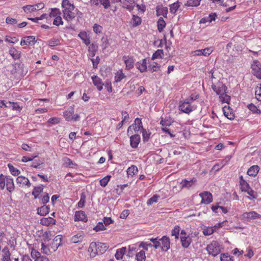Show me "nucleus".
Returning a JSON list of instances; mask_svg holds the SVG:
<instances>
[{
	"label": "nucleus",
	"mask_w": 261,
	"mask_h": 261,
	"mask_svg": "<svg viewBox=\"0 0 261 261\" xmlns=\"http://www.w3.org/2000/svg\"><path fill=\"white\" fill-rule=\"evenodd\" d=\"M108 248V246L100 242H92L89 247V251H91L92 255H101L104 253Z\"/></svg>",
	"instance_id": "1"
},
{
	"label": "nucleus",
	"mask_w": 261,
	"mask_h": 261,
	"mask_svg": "<svg viewBox=\"0 0 261 261\" xmlns=\"http://www.w3.org/2000/svg\"><path fill=\"white\" fill-rule=\"evenodd\" d=\"M193 99V98L191 97L190 99H187L181 103L179 106V110L186 114H189L191 112L195 110L196 107L191 105V102Z\"/></svg>",
	"instance_id": "2"
},
{
	"label": "nucleus",
	"mask_w": 261,
	"mask_h": 261,
	"mask_svg": "<svg viewBox=\"0 0 261 261\" xmlns=\"http://www.w3.org/2000/svg\"><path fill=\"white\" fill-rule=\"evenodd\" d=\"M206 249L208 253L213 256L217 255L221 251L219 244L217 241H212L207 246Z\"/></svg>",
	"instance_id": "3"
},
{
	"label": "nucleus",
	"mask_w": 261,
	"mask_h": 261,
	"mask_svg": "<svg viewBox=\"0 0 261 261\" xmlns=\"http://www.w3.org/2000/svg\"><path fill=\"white\" fill-rule=\"evenodd\" d=\"M253 74L257 79L261 80V63L257 60H255L251 64Z\"/></svg>",
	"instance_id": "4"
},
{
	"label": "nucleus",
	"mask_w": 261,
	"mask_h": 261,
	"mask_svg": "<svg viewBox=\"0 0 261 261\" xmlns=\"http://www.w3.org/2000/svg\"><path fill=\"white\" fill-rule=\"evenodd\" d=\"M44 4L43 3H40L33 5H27L23 7L24 11L27 13H31L36 10H41L44 7Z\"/></svg>",
	"instance_id": "5"
},
{
	"label": "nucleus",
	"mask_w": 261,
	"mask_h": 261,
	"mask_svg": "<svg viewBox=\"0 0 261 261\" xmlns=\"http://www.w3.org/2000/svg\"><path fill=\"white\" fill-rule=\"evenodd\" d=\"M134 122L135 123L134 124H133L131 126H129L128 127V129H127V134H130V132L132 134L133 133V132H132L133 129L135 132H138L140 129H141V130H142L143 129H144L143 128L142 123L141 119H140L139 118H136Z\"/></svg>",
	"instance_id": "6"
},
{
	"label": "nucleus",
	"mask_w": 261,
	"mask_h": 261,
	"mask_svg": "<svg viewBox=\"0 0 261 261\" xmlns=\"http://www.w3.org/2000/svg\"><path fill=\"white\" fill-rule=\"evenodd\" d=\"M213 90L219 96L223 95L226 93L227 88L222 83H218L217 85H213L212 86Z\"/></svg>",
	"instance_id": "7"
},
{
	"label": "nucleus",
	"mask_w": 261,
	"mask_h": 261,
	"mask_svg": "<svg viewBox=\"0 0 261 261\" xmlns=\"http://www.w3.org/2000/svg\"><path fill=\"white\" fill-rule=\"evenodd\" d=\"M199 196L202 198V204H208L213 201V196L210 192L205 191L200 193Z\"/></svg>",
	"instance_id": "8"
},
{
	"label": "nucleus",
	"mask_w": 261,
	"mask_h": 261,
	"mask_svg": "<svg viewBox=\"0 0 261 261\" xmlns=\"http://www.w3.org/2000/svg\"><path fill=\"white\" fill-rule=\"evenodd\" d=\"M242 218L243 219L250 220L261 218V215L257 213L256 212L252 211L250 212H245L242 215Z\"/></svg>",
	"instance_id": "9"
},
{
	"label": "nucleus",
	"mask_w": 261,
	"mask_h": 261,
	"mask_svg": "<svg viewBox=\"0 0 261 261\" xmlns=\"http://www.w3.org/2000/svg\"><path fill=\"white\" fill-rule=\"evenodd\" d=\"M36 42L35 37L33 36H29L22 38L20 41V45H32Z\"/></svg>",
	"instance_id": "10"
},
{
	"label": "nucleus",
	"mask_w": 261,
	"mask_h": 261,
	"mask_svg": "<svg viewBox=\"0 0 261 261\" xmlns=\"http://www.w3.org/2000/svg\"><path fill=\"white\" fill-rule=\"evenodd\" d=\"M125 64V69L127 70L132 69L134 67L135 61L133 57L130 56H124L122 58Z\"/></svg>",
	"instance_id": "11"
},
{
	"label": "nucleus",
	"mask_w": 261,
	"mask_h": 261,
	"mask_svg": "<svg viewBox=\"0 0 261 261\" xmlns=\"http://www.w3.org/2000/svg\"><path fill=\"white\" fill-rule=\"evenodd\" d=\"M16 182L21 187L25 186L30 187L31 185L28 178L23 176H18L16 178Z\"/></svg>",
	"instance_id": "12"
},
{
	"label": "nucleus",
	"mask_w": 261,
	"mask_h": 261,
	"mask_svg": "<svg viewBox=\"0 0 261 261\" xmlns=\"http://www.w3.org/2000/svg\"><path fill=\"white\" fill-rule=\"evenodd\" d=\"M161 243L162 244V249L164 251H167L170 248V241L169 237L165 236H163L160 240Z\"/></svg>",
	"instance_id": "13"
},
{
	"label": "nucleus",
	"mask_w": 261,
	"mask_h": 261,
	"mask_svg": "<svg viewBox=\"0 0 261 261\" xmlns=\"http://www.w3.org/2000/svg\"><path fill=\"white\" fill-rule=\"evenodd\" d=\"M73 10L63 9V17L66 20L69 21L72 20L75 17V14L73 12Z\"/></svg>",
	"instance_id": "14"
},
{
	"label": "nucleus",
	"mask_w": 261,
	"mask_h": 261,
	"mask_svg": "<svg viewBox=\"0 0 261 261\" xmlns=\"http://www.w3.org/2000/svg\"><path fill=\"white\" fill-rule=\"evenodd\" d=\"M197 181V180L195 178H192L190 179V180H188L186 179H184L182 180L180 182V184L181 185V187L182 189L183 188H188L189 189L193 185H194Z\"/></svg>",
	"instance_id": "15"
},
{
	"label": "nucleus",
	"mask_w": 261,
	"mask_h": 261,
	"mask_svg": "<svg viewBox=\"0 0 261 261\" xmlns=\"http://www.w3.org/2000/svg\"><path fill=\"white\" fill-rule=\"evenodd\" d=\"M74 221H81L86 222L88 221V218L84 211H80L75 212L74 215Z\"/></svg>",
	"instance_id": "16"
},
{
	"label": "nucleus",
	"mask_w": 261,
	"mask_h": 261,
	"mask_svg": "<svg viewBox=\"0 0 261 261\" xmlns=\"http://www.w3.org/2000/svg\"><path fill=\"white\" fill-rule=\"evenodd\" d=\"M140 142V137L139 135H134L130 137V144L133 148L137 147Z\"/></svg>",
	"instance_id": "17"
},
{
	"label": "nucleus",
	"mask_w": 261,
	"mask_h": 261,
	"mask_svg": "<svg viewBox=\"0 0 261 261\" xmlns=\"http://www.w3.org/2000/svg\"><path fill=\"white\" fill-rule=\"evenodd\" d=\"M239 183L240 189L243 192H245L250 188L249 184L243 178L242 175L239 177Z\"/></svg>",
	"instance_id": "18"
},
{
	"label": "nucleus",
	"mask_w": 261,
	"mask_h": 261,
	"mask_svg": "<svg viewBox=\"0 0 261 261\" xmlns=\"http://www.w3.org/2000/svg\"><path fill=\"white\" fill-rule=\"evenodd\" d=\"M6 182L7 189L10 192H12L14 190V184L13 178L10 176H6Z\"/></svg>",
	"instance_id": "19"
},
{
	"label": "nucleus",
	"mask_w": 261,
	"mask_h": 261,
	"mask_svg": "<svg viewBox=\"0 0 261 261\" xmlns=\"http://www.w3.org/2000/svg\"><path fill=\"white\" fill-rule=\"evenodd\" d=\"M92 79L94 85L96 86L97 89L99 91H101L102 89L103 85L102 80L96 75L93 76Z\"/></svg>",
	"instance_id": "20"
},
{
	"label": "nucleus",
	"mask_w": 261,
	"mask_h": 261,
	"mask_svg": "<svg viewBox=\"0 0 261 261\" xmlns=\"http://www.w3.org/2000/svg\"><path fill=\"white\" fill-rule=\"evenodd\" d=\"M259 169V167L257 165H253L248 169L247 174L249 176L255 177L257 174Z\"/></svg>",
	"instance_id": "21"
},
{
	"label": "nucleus",
	"mask_w": 261,
	"mask_h": 261,
	"mask_svg": "<svg viewBox=\"0 0 261 261\" xmlns=\"http://www.w3.org/2000/svg\"><path fill=\"white\" fill-rule=\"evenodd\" d=\"M223 111L225 117L230 120H232L234 118V113L230 110L229 107L224 106L223 108Z\"/></svg>",
	"instance_id": "22"
},
{
	"label": "nucleus",
	"mask_w": 261,
	"mask_h": 261,
	"mask_svg": "<svg viewBox=\"0 0 261 261\" xmlns=\"http://www.w3.org/2000/svg\"><path fill=\"white\" fill-rule=\"evenodd\" d=\"M56 220L51 217L43 218L41 219V224L49 226L55 224Z\"/></svg>",
	"instance_id": "23"
},
{
	"label": "nucleus",
	"mask_w": 261,
	"mask_h": 261,
	"mask_svg": "<svg viewBox=\"0 0 261 261\" xmlns=\"http://www.w3.org/2000/svg\"><path fill=\"white\" fill-rule=\"evenodd\" d=\"M137 68L140 70L141 72H144L147 69V63L146 59H144L140 62H137L136 64Z\"/></svg>",
	"instance_id": "24"
},
{
	"label": "nucleus",
	"mask_w": 261,
	"mask_h": 261,
	"mask_svg": "<svg viewBox=\"0 0 261 261\" xmlns=\"http://www.w3.org/2000/svg\"><path fill=\"white\" fill-rule=\"evenodd\" d=\"M9 53L14 60L18 59L21 57V52L14 47L10 48Z\"/></svg>",
	"instance_id": "25"
},
{
	"label": "nucleus",
	"mask_w": 261,
	"mask_h": 261,
	"mask_svg": "<svg viewBox=\"0 0 261 261\" xmlns=\"http://www.w3.org/2000/svg\"><path fill=\"white\" fill-rule=\"evenodd\" d=\"M123 7L125 8L129 11H132L135 7L134 0H124L123 2Z\"/></svg>",
	"instance_id": "26"
},
{
	"label": "nucleus",
	"mask_w": 261,
	"mask_h": 261,
	"mask_svg": "<svg viewBox=\"0 0 261 261\" xmlns=\"http://www.w3.org/2000/svg\"><path fill=\"white\" fill-rule=\"evenodd\" d=\"M84 233L83 232H80L72 237L71 241L73 243H77L82 242L84 239Z\"/></svg>",
	"instance_id": "27"
},
{
	"label": "nucleus",
	"mask_w": 261,
	"mask_h": 261,
	"mask_svg": "<svg viewBox=\"0 0 261 261\" xmlns=\"http://www.w3.org/2000/svg\"><path fill=\"white\" fill-rule=\"evenodd\" d=\"M49 212V207L48 206L44 205L43 206L37 208L38 214L41 216H45Z\"/></svg>",
	"instance_id": "28"
},
{
	"label": "nucleus",
	"mask_w": 261,
	"mask_h": 261,
	"mask_svg": "<svg viewBox=\"0 0 261 261\" xmlns=\"http://www.w3.org/2000/svg\"><path fill=\"white\" fill-rule=\"evenodd\" d=\"M78 36L83 40V42L86 45H88L90 43L89 37L87 36L85 32H80Z\"/></svg>",
	"instance_id": "29"
},
{
	"label": "nucleus",
	"mask_w": 261,
	"mask_h": 261,
	"mask_svg": "<svg viewBox=\"0 0 261 261\" xmlns=\"http://www.w3.org/2000/svg\"><path fill=\"white\" fill-rule=\"evenodd\" d=\"M191 239L189 237L181 236L180 237V241L181 245L184 248H188L191 244Z\"/></svg>",
	"instance_id": "30"
},
{
	"label": "nucleus",
	"mask_w": 261,
	"mask_h": 261,
	"mask_svg": "<svg viewBox=\"0 0 261 261\" xmlns=\"http://www.w3.org/2000/svg\"><path fill=\"white\" fill-rule=\"evenodd\" d=\"M62 236L61 235L57 236L53 240V245H55V248H54V252L56 251L59 246L61 245Z\"/></svg>",
	"instance_id": "31"
},
{
	"label": "nucleus",
	"mask_w": 261,
	"mask_h": 261,
	"mask_svg": "<svg viewBox=\"0 0 261 261\" xmlns=\"http://www.w3.org/2000/svg\"><path fill=\"white\" fill-rule=\"evenodd\" d=\"M125 77V74L122 72V69H120L115 73V82H120Z\"/></svg>",
	"instance_id": "32"
},
{
	"label": "nucleus",
	"mask_w": 261,
	"mask_h": 261,
	"mask_svg": "<svg viewBox=\"0 0 261 261\" xmlns=\"http://www.w3.org/2000/svg\"><path fill=\"white\" fill-rule=\"evenodd\" d=\"M136 259L137 261H145L146 254L145 251L141 250L136 254Z\"/></svg>",
	"instance_id": "33"
},
{
	"label": "nucleus",
	"mask_w": 261,
	"mask_h": 261,
	"mask_svg": "<svg viewBox=\"0 0 261 261\" xmlns=\"http://www.w3.org/2000/svg\"><path fill=\"white\" fill-rule=\"evenodd\" d=\"M62 6L64 9L74 10L75 8L73 4L70 3L68 0H63Z\"/></svg>",
	"instance_id": "34"
},
{
	"label": "nucleus",
	"mask_w": 261,
	"mask_h": 261,
	"mask_svg": "<svg viewBox=\"0 0 261 261\" xmlns=\"http://www.w3.org/2000/svg\"><path fill=\"white\" fill-rule=\"evenodd\" d=\"M125 247H122L120 249H117L115 254L116 258L118 260L122 259L123 255L125 254Z\"/></svg>",
	"instance_id": "35"
},
{
	"label": "nucleus",
	"mask_w": 261,
	"mask_h": 261,
	"mask_svg": "<svg viewBox=\"0 0 261 261\" xmlns=\"http://www.w3.org/2000/svg\"><path fill=\"white\" fill-rule=\"evenodd\" d=\"M43 189V186L35 187L34 190L32 192V195H34L35 199L39 197V194L42 192Z\"/></svg>",
	"instance_id": "36"
},
{
	"label": "nucleus",
	"mask_w": 261,
	"mask_h": 261,
	"mask_svg": "<svg viewBox=\"0 0 261 261\" xmlns=\"http://www.w3.org/2000/svg\"><path fill=\"white\" fill-rule=\"evenodd\" d=\"M138 171V168L135 165H132L129 167L127 170V173L128 175L133 176Z\"/></svg>",
	"instance_id": "37"
},
{
	"label": "nucleus",
	"mask_w": 261,
	"mask_h": 261,
	"mask_svg": "<svg viewBox=\"0 0 261 261\" xmlns=\"http://www.w3.org/2000/svg\"><path fill=\"white\" fill-rule=\"evenodd\" d=\"M3 253L4 254L3 255L2 261H11L10 258L11 253L9 250L3 249Z\"/></svg>",
	"instance_id": "38"
},
{
	"label": "nucleus",
	"mask_w": 261,
	"mask_h": 261,
	"mask_svg": "<svg viewBox=\"0 0 261 261\" xmlns=\"http://www.w3.org/2000/svg\"><path fill=\"white\" fill-rule=\"evenodd\" d=\"M166 26V22L162 17H160L158 21V29L160 32L163 31Z\"/></svg>",
	"instance_id": "39"
},
{
	"label": "nucleus",
	"mask_w": 261,
	"mask_h": 261,
	"mask_svg": "<svg viewBox=\"0 0 261 261\" xmlns=\"http://www.w3.org/2000/svg\"><path fill=\"white\" fill-rule=\"evenodd\" d=\"M8 104L10 107V106H12L13 110L20 112L22 109V107H20L18 102L9 101Z\"/></svg>",
	"instance_id": "40"
},
{
	"label": "nucleus",
	"mask_w": 261,
	"mask_h": 261,
	"mask_svg": "<svg viewBox=\"0 0 261 261\" xmlns=\"http://www.w3.org/2000/svg\"><path fill=\"white\" fill-rule=\"evenodd\" d=\"M8 166L9 167L10 171L11 172V173L13 175L16 176L20 173V171L18 169L15 168L13 166H12L10 164H9L8 165Z\"/></svg>",
	"instance_id": "41"
},
{
	"label": "nucleus",
	"mask_w": 261,
	"mask_h": 261,
	"mask_svg": "<svg viewBox=\"0 0 261 261\" xmlns=\"http://www.w3.org/2000/svg\"><path fill=\"white\" fill-rule=\"evenodd\" d=\"M220 101L223 103H229L230 100V96L226 94V93L223 94V95L219 96Z\"/></svg>",
	"instance_id": "42"
},
{
	"label": "nucleus",
	"mask_w": 261,
	"mask_h": 261,
	"mask_svg": "<svg viewBox=\"0 0 261 261\" xmlns=\"http://www.w3.org/2000/svg\"><path fill=\"white\" fill-rule=\"evenodd\" d=\"M133 26L137 27L140 25L141 23V19L140 17L138 16L133 15L132 18Z\"/></svg>",
	"instance_id": "43"
},
{
	"label": "nucleus",
	"mask_w": 261,
	"mask_h": 261,
	"mask_svg": "<svg viewBox=\"0 0 261 261\" xmlns=\"http://www.w3.org/2000/svg\"><path fill=\"white\" fill-rule=\"evenodd\" d=\"M163 56V50L158 49L152 55V59L154 60L156 59L162 58Z\"/></svg>",
	"instance_id": "44"
},
{
	"label": "nucleus",
	"mask_w": 261,
	"mask_h": 261,
	"mask_svg": "<svg viewBox=\"0 0 261 261\" xmlns=\"http://www.w3.org/2000/svg\"><path fill=\"white\" fill-rule=\"evenodd\" d=\"M201 0H188L186 5L191 7H197L200 5Z\"/></svg>",
	"instance_id": "45"
},
{
	"label": "nucleus",
	"mask_w": 261,
	"mask_h": 261,
	"mask_svg": "<svg viewBox=\"0 0 261 261\" xmlns=\"http://www.w3.org/2000/svg\"><path fill=\"white\" fill-rule=\"evenodd\" d=\"M111 177V175H108L100 179L99 181L100 186L102 187H105L109 181Z\"/></svg>",
	"instance_id": "46"
},
{
	"label": "nucleus",
	"mask_w": 261,
	"mask_h": 261,
	"mask_svg": "<svg viewBox=\"0 0 261 261\" xmlns=\"http://www.w3.org/2000/svg\"><path fill=\"white\" fill-rule=\"evenodd\" d=\"M180 5L178 2L171 4L170 6V11L171 13L174 14L177 11Z\"/></svg>",
	"instance_id": "47"
},
{
	"label": "nucleus",
	"mask_w": 261,
	"mask_h": 261,
	"mask_svg": "<svg viewBox=\"0 0 261 261\" xmlns=\"http://www.w3.org/2000/svg\"><path fill=\"white\" fill-rule=\"evenodd\" d=\"M61 14V12L59 9L57 8H51V12L49 14V16L50 17H56L58 16H60Z\"/></svg>",
	"instance_id": "48"
},
{
	"label": "nucleus",
	"mask_w": 261,
	"mask_h": 261,
	"mask_svg": "<svg viewBox=\"0 0 261 261\" xmlns=\"http://www.w3.org/2000/svg\"><path fill=\"white\" fill-rule=\"evenodd\" d=\"M221 261H233V257L228 254H222L220 256Z\"/></svg>",
	"instance_id": "49"
},
{
	"label": "nucleus",
	"mask_w": 261,
	"mask_h": 261,
	"mask_svg": "<svg viewBox=\"0 0 261 261\" xmlns=\"http://www.w3.org/2000/svg\"><path fill=\"white\" fill-rule=\"evenodd\" d=\"M142 132L143 141L147 142L150 138V133H148L145 129H143Z\"/></svg>",
	"instance_id": "50"
},
{
	"label": "nucleus",
	"mask_w": 261,
	"mask_h": 261,
	"mask_svg": "<svg viewBox=\"0 0 261 261\" xmlns=\"http://www.w3.org/2000/svg\"><path fill=\"white\" fill-rule=\"evenodd\" d=\"M180 231L179 226L176 225L174 227V229L172 230L171 234L172 236H175V239L178 238V236Z\"/></svg>",
	"instance_id": "51"
},
{
	"label": "nucleus",
	"mask_w": 261,
	"mask_h": 261,
	"mask_svg": "<svg viewBox=\"0 0 261 261\" xmlns=\"http://www.w3.org/2000/svg\"><path fill=\"white\" fill-rule=\"evenodd\" d=\"M255 97L258 100L261 101V84L259 85V86H257L256 88Z\"/></svg>",
	"instance_id": "52"
},
{
	"label": "nucleus",
	"mask_w": 261,
	"mask_h": 261,
	"mask_svg": "<svg viewBox=\"0 0 261 261\" xmlns=\"http://www.w3.org/2000/svg\"><path fill=\"white\" fill-rule=\"evenodd\" d=\"M214 232V229H213L212 227H206L203 230V233L205 236H210Z\"/></svg>",
	"instance_id": "53"
},
{
	"label": "nucleus",
	"mask_w": 261,
	"mask_h": 261,
	"mask_svg": "<svg viewBox=\"0 0 261 261\" xmlns=\"http://www.w3.org/2000/svg\"><path fill=\"white\" fill-rule=\"evenodd\" d=\"M41 251L45 254H49L51 253L49 248L43 243L41 244Z\"/></svg>",
	"instance_id": "54"
},
{
	"label": "nucleus",
	"mask_w": 261,
	"mask_h": 261,
	"mask_svg": "<svg viewBox=\"0 0 261 261\" xmlns=\"http://www.w3.org/2000/svg\"><path fill=\"white\" fill-rule=\"evenodd\" d=\"M53 24L57 26L63 24V21H62L61 17L60 16H58L55 17L53 21Z\"/></svg>",
	"instance_id": "55"
},
{
	"label": "nucleus",
	"mask_w": 261,
	"mask_h": 261,
	"mask_svg": "<svg viewBox=\"0 0 261 261\" xmlns=\"http://www.w3.org/2000/svg\"><path fill=\"white\" fill-rule=\"evenodd\" d=\"M5 41L12 43H15L18 41V39L15 37H12L9 36H6L5 37Z\"/></svg>",
	"instance_id": "56"
},
{
	"label": "nucleus",
	"mask_w": 261,
	"mask_h": 261,
	"mask_svg": "<svg viewBox=\"0 0 261 261\" xmlns=\"http://www.w3.org/2000/svg\"><path fill=\"white\" fill-rule=\"evenodd\" d=\"M159 65L156 63H153L152 64L149 66L148 68L152 72L156 71L159 69Z\"/></svg>",
	"instance_id": "57"
},
{
	"label": "nucleus",
	"mask_w": 261,
	"mask_h": 261,
	"mask_svg": "<svg viewBox=\"0 0 261 261\" xmlns=\"http://www.w3.org/2000/svg\"><path fill=\"white\" fill-rule=\"evenodd\" d=\"M6 176L4 175L3 174H1L0 175V187L2 190L4 189L5 187V182Z\"/></svg>",
	"instance_id": "58"
},
{
	"label": "nucleus",
	"mask_w": 261,
	"mask_h": 261,
	"mask_svg": "<svg viewBox=\"0 0 261 261\" xmlns=\"http://www.w3.org/2000/svg\"><path fill=\"white\" fill-rule=\"evenodd\" d=\"M227 222V221H224L222 222L218 223L212 226L213 229H214V232L216 231L219 228H221L223 226H224V224Z\"/></svg>",
	"instance_id": "59"
},
{
	"label": "nucleus",
	"mask_w": 261,
	"mask_h": 261,
	"mask_svg": "<svg viewBox=\"0 0 261 261\" xmlns=\"http://www.w3.org/2000/svg\"><path fill=\"white\" fill-rule=\"evenodd\" d=\"M148 247H152V244L149 243L147 244L146 242H142L139 245V248H142L143 250H148Z\"/></svg>",
	"instance_id": "60"
},
{
	"label": "nucleus",
	"mask_w": 261,
	"mask_h": 261,
	"mask_svg": "<svg viewBox=\"0 0 261 261\" xmlns=\"http://www.w3.org/2000/svg\"><path fill=\"white\" fill-rule=\"evenodd\" d=\"M106 229V228L105 226L103 225V223L102 222H99L94 228V230H95L96 231L105 230Z\"/></svg>",
	"instance_id": "61"
},
{
	"label": "nucleus",
	"mask_w": 261,
	"mask_h": 261,
	"mask_svg": "<svg viewBox=\"0 0 261 261\" xmlns=\"http://www.w3.org/2000/svg\"><path fill=\"white\" fill-rule=\"evenodd\" d=\"M159 198V196H157L156 195H153L151 198H149L147 201V204L149 205H151L152 203H153L154 202H157V200H158V199Z\"/></svg>",
	"instance_id": "62"
},
{
	"label": "nucleus",
	"mask_w": 261,
	"mask_h": 261,
	"mask_svg": "<svg viewBox=\"0 0 261 261\" xmlns=\"http://www.w3.org/2000/svg\"><path fill=\"white\" fill-rule=\"evenodd\" d=\"M49 199V197L48 196V194L46 193H44V195L42 196V197L41 200V203L43 204L44 205H45L46 204Z\"/></svg>",
	"instance_id": "63"
},
{
	"label": "nucleus",
	"mask_w": 261,
	"mask_h": 261,
	"mask_svg": "<svg viewBox=\"0 0 261 261\" xmlns=\"http://www.w3.org/2000/svg\"><path fill=\"white\" fill-rule=\"evenodd\" d=\"M42 236L45 242L49 241L51 239V232L46 231L44 232Z\"/></svg>",
	"instance_id": "64"
}]
</instances>
